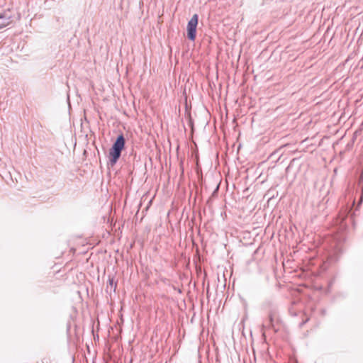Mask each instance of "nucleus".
<instances>
[{
	"instance_id": "nucleus-3",
	"label": "nucleus",
	"mask_w": 363,
	"mask_h": 363,
	"mask_svg": "<svg viewBox=\"0 0 363 363\" xmlns=\"http://www.w3.org/2000/svg\"><path fill=\"white\" fill-rule=\"evenodd\" d=\"M11 22V16L6 13H0V28L9 26Z\"/></svg>"
},
{
	"instance_id": "nucleus-1",
	"label": "nucleus",
	"mask_w": 363,
	"mask_h": 363,
	"mask_svg": "<svg viewBox=\"0 0 363 363\" xmlns=\"http://www.w3.org/2000/svg\"><path fill=\"white\" fill-rule=\"evenodd\" d=\"M125 140L123 134L118 135L112 147L109 150L108 164L114 166L121 155V152L124 149Z\"/></svg>"
},
{
	"instance_id": "nucleus-2",
	"label": "nucleus",
	"mask_w": 363,
	"mask_h": 363,
	"mask_svg": "<svg viewBox=\"0 0 363 363\" xmlns=\"http://www.w3.org/2000/svg\"><path fill=\"white\" fill-rule=\"evenodd\" d=\"M199 16L195 13L189 21L187 24V38L191 41H194L196 36V28L198 25Z\"/></svg>"
},
{
	"instance_id": "nucleus-6",
	"label": "nucleus",
	"mask_w": 363,
	"mask_h": 363,
	"mask_svg": "<svg viewBox=\"0 0 363 363\" xmlns=\"http://www.w3.org/2000/svg\"><path fill=\"white\" fill-rule=\"evenodd\" d=\"M309 318H306L304 321H303L301 323V326L303 325L305 323H306L308 321Z\"/></svg>"
},
{
	"instance_id": "nucleus-5",
	"label": "nucleus",
	"mask_w": 363,
	"mask_h": 363,
	"mask_svg": "<svg viewBox=\"0 0 363 363\" xmlns=\"http://www.w3.org/2000/svg\"><path fill=\"white\" fill-rule=\"evenodd\" d=\"M273 322V315L272 314L269 315V324L267 323V325L269 327L270 325L272 324Z\"/></svg>"
},
{
	"instance_id": "nucleus-4",
	"label": "nucleus",
	"mask_w": 363,
	"mask_h": 363,
	"mask_svg": "<svg viewBox=\"0 0 363 363\" xmlns=\"http://www.w3.org/2000/svg\"><path fill=\"white\" fill-rule=\"evenodd\" d=\"M108 282L107 289L110 286L111 289H113V291H115L117 287V282L115 281L113 276L108 275Z\"/></svg>"
}]
</instances>
